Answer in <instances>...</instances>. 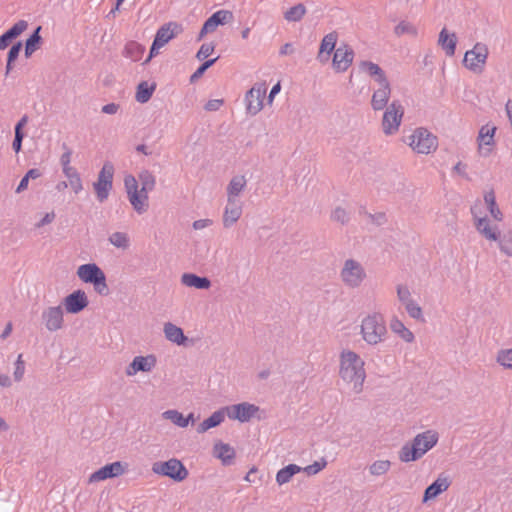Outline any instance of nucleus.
Listing matches in <instances>:
<instances>
[{"label": "nucleus", "mask_w": 512, "mask_h": 512, "mask_svg": "<svg viewBox=\"0 0 512 512\" xmlns=\"http://www.w3.org/2000/svg\"><path fill=\"white\" fill-rule=\"evenodd\" d=\"M302 471V467L296 464H289L283 468H281L276 474V482L279 485H284L288 483L291 478Z\"/></svg>", "instance_id": "nucleus-36"}, {"label": "nucleus", "mask_w": 512, "mask_h": 512, "mask_svg": "<svg viewBox=\"0 0 512 512\" xmlns=\"http://www.w3.org/2000/svg\"><path fill=\"white\" fill-rule=\"evenodd\" d=\"M114 172V165L110 161H106L99 171L97 180L93 183V188L99 202H104L108 199L113 188Z\"/></svg>", "instance_id": "nucleus-8"}, {"label": "nucleus", "mask_w": 512, "mask_h": 512, "mask_svg": "<svg viewBox=\"0 0 512 512\" xmlns=\"http://www.w3.org/2000/svg\"><path fill=\"white\" fill-rule=\"evenodd\" d=\"M162 417L164 419L170 420L173 424H175L178 427H187V420H185V416L178 410H166L162 413Z\"/></svg>", "instance_id": "nucleus-44"}, {"label": "nucleus", "mask_w": 512, "mask_h": 512, "mask_svg": "<svg viewBox=\"0 0 512 512\" xmlns=\"http://www.w3.org/2000/svg\"><path fill=\"white\" fill-rule=\"evenodd\" d=\"M377 84L378 88L374 90L372 95L371 107L375 111H380L388 107V101L391 95V86L388 80Z\"/></svg>", "instance_id": "nucleus-20"}, {"label": "nucleus", "mask_w": 512, "mask_h": 512, "mask_svg": "<svg viewBox=\"0 0 512 512\" xmlns=\"http://www.w3.org/2000/svg\"><path fill=\"white\" fill-rule=\"evenodd\" d=\"M63 148L65 150V152L61 155V158H60V163H61V166H62V171H64L65 169H71L73 168L70 163H71V155H72V151L70 148H68L66 146V144H63Z\"/></svg>", "instance_id": "nucleus-54"}, {"label": "nucleus", "mask_w": 512, "mask_h": 512, "mask_svg": "<svg viewBox=\"0 0 512 512\" xmlns=\"http://www.w3.org/2000/svg\"><path fill=\"white\" fill-rule=\"evenodd\" d=\"M21 49H22L21 42H18L16 44L12 45V47L10 48V50L8 52V57H7V59H9V62H14L18 58Z\"/></svg>", "instance_id": "nucleus-58"}, {"label": "nucleus", "mask_w": 512, "mask_h": 512, "mask_svg": "<svg viewBox=\"0 0 512 512\" xmlns=\"http://www.w3.org/2000/svg\"><path fill=\"white\" fill-rule=\"evenodd\" d=\"M138 179L141 184V191L149 194V192L154 190L156 178L149 170H142L138 175Z\"/></svg>", "instance_id": "nucleus-39"}, {"label": "nucleus", "mask_w": 512, "mask_h": 512, "mask_svg": "<svg viewBox=\"0 0 512 512\" xmlns=\"http://www.w3.org/2000/svg\"><path fill=\"white\" fill-rule=\"evenodd\" d=\"M217 59L218 58L216 57L213 59L206 60L204 63H202L191 76V80H194L202 76L203 73L217 61Z\"/></svg>", "instance_id": "nucleus-57"}, {"label": "nucleus", "mask_w": 512, "mask_h": 512, "mask_svg": "<svg viewBox=\"0 0 512 512\" xmlns=\"http://www.w3.org/2000/svg\"><path fill=\"white\" fill-rule=\"evenodd\" d=\"M63 304L68 313L77 314L88 306L89 301L86 293L79 289L67 295Z\"/></svg>", "instance_id": "nucleus-18"}, {"label": "nucleus", "mask_w": 512, "mask_h": 512, "mask_svg": "<svg viewBox=\"0 0 512 512\" xmlns=\"http://www.w3.org/2000/svg\"><path fill=\"white\" fill-rule=\"evenodd\" d=\"M225 408L220 409L212 413L207 419L201 422L197 427V432L202 434L208 431L211 428H214L220 425L225 419Z\"/></svg>", "instance_id": "nucleus-32"}, {"label": "nucleus", "mask_w": 512, "mask_h": 512, "mask_svg": "<svg viewBox=\"0 0 512 512\" xmlns=\"http://www.w3.org/2000/svg\"><path fill=\"white\" fill-rule=\"evenodd\" d=\"M496 362L504 369L512 370V347L498 350Z\"/></svg>", "instance_id": "nucleus-45"}, {"label": "nucleus", "mask_w": 512, "mask_h": 512, "mask_svg": "<svg viewBox=\"0 0 512 512\" xmlns=\"http://www.w3.org/2000/svg\"><path fill=\"white\" fill-rule=\"evenodd\" d=\"M337 40L338 34L336 31L330 32L327 35H325L321 41L319 53L322 54L326 52L327 54H330L332 51L336 50L335 46Z\"/></svg>", "instance_id": "nucleus-43"}, {"label": "nucleus", "mask_w": 512, "mask_h": 512, "mask_svg": "<svg viewBox=\"0 0 512 512\" xmlns=\"http://www.w3.org/2000/svg\"><path fill=\"white\" fill-rule=\"evenodd\" d=\"M403 114L404 109L398 100L386 108L382 119V128L386 135H392L399 130Z\"/></svg>", "instance_id": "nucleus-11"}, {"label": "nucleus", "mask_w": 512, "mask_h": 512, "mask_svg": "<svg viewBox=\"0 0 512 512\" xmlns=\"http://www.w3.org/2000/svg\"><path fill=\"white\" fill-rule=\"evenodd\" d=\"M157 359L154 355L136 356L126 368V375L133 376L138 372H150L156 366Z\"/></svg>", "instance_id": "nucleus-19"}, {"label": "nucleus", "mask_w": 512, "mask_h": 512, "mask_svg": "<svg viewBox=\"0 0 512 512\" xmlns=\"http://www.w3.org/2000/svg\"><path fill=\"white\" fill-rule=\"evenodd\" d=\"M396 293H397V298L399 300V302L404 306L406 303L408 302H411L412 300H414L412 298V294H411V291L410 289L408 288V286L406 285H403V284H398L396 286Z\"/></svg>", "instance_id": "nucleus-51"}, {"label": "nucleus", "mask_w": 512, "mask_h": 512, "mask_svg": "<svg viewBox=\"0 0 512 512\" xmlns=\"http://www.w3.org/2000/svg\"><path fill=\"white\" fill-rule=\"evenodd\" d=\"M27 22L25 20H19L10 29L0 36V49H5L9 42L19 36L22 32L27 29Z\"/></svg>", "instance_id": "nucleus-28"}, {"label": "nucleus", "mask_w": 512, "mask_h": 512, "mask_svg": "<svg viewBox=\"0 0 512 512\" xmlns=\"http://www.w3.org/2000/svg\"><path fill=\"white\" fill-rule=\"evenodd\" d=\"M360 335L369 346H378L388 338V328L380 312L365 315L360 323Z\"/></svg>", "instance_id": "nucleus-4"}, {"label": "nucleus", "mask_w": 512, "mask_h": 512, "mask_svg": "<svg viewBox=\"0 0 512 512\" xmlns=\"http://www.w3.org/2000/svg\"><path fill=\"white\" fill-rule=\"evenodd\" d=\"M23 138H24V133H15L14 140L12 143V148L16 153L21 151Z\"/></svg>", "instance_id": "nucleus-59"}, {"label": "nucleus", "mask_w": 512, "mask_h": 512, "mask_svg": "<svg viewBox=\"0 0 512 512\" xmlns=\"http://www.w3.org/2000/svg\"><path fill=\"white\" fill-rule=\"evenodd\" d=\"M339 376L348 383H353V390L360 393L366 378L364 361L354 351L343 350L340 353Z\"/></svg>", "instance_id": "nucleus-1"}, {"label": "nucleus", "mask_w": 512, "mask_h": 512, "mask_svg": "<svg viewBox=\"0 0 512 512\" xmlns=\"http://www.w3.org/2000/svg\"><path fill=\"white\" fill-rule=\"evenodd\" d=\"M163 332H164L165 338L168 341L175 343L179 346L185 345L186 341L188 340V338L185 336L182 328L178 327L177 325H175L171 322H167L164 324Z\"/></svg>", "instance_id": "nucleus-26"}, {"label": "nucleus", "mask_w": 512, "mask_h": 512, "mask_svg": "<svg viewBox=\"0 0 512 512\" xmlns=\"http://www.w3.org/2000/svg\"><path fill=\"white\" fill-rule=\"evenodd\" d=\"M222 104H223V100H221V99L209 100L205 105V109L207 111H216L222 106Z\"/></svg>", "instance_id": "nucleus-60"}, {"label": "nucleus", "mask_w": 512, "mask_h": 512, "mask_svg": "<svg viewBox=\"0 0 512 512\" xmlns=\"http://www.w3.org/2000/svg\"><path fill=\"white\" fill-rule=\"evenodd\" d=\"M181 31V25L177 22H168L162 25L156 32L155 38L150 48L149 56L145 62L150 61L154 56L159 53V50L164 47L171 39H173Z\"/></svg>", "instance_id": "nucleus-9"}, {"label": "nucleus", "mask_w": 512, "mask_h": 512, "mask_svg": "<svg viewBox=\"0 0 512 512\" xmlns=\"http://www.w3.org/2000/svg\"><path fill=\"white\" fill-rule=\"evenodd\" d=\"M25 374V362L23 360L22 354H19L17 360L15 361V369L13 373L14 380L16 382H20Z\"/></svg>", "instance_id": "nucleus-52"}, {"label": "nucleus", "mask_w": 512, "mask_h": 512, "mask_svg": "<svg viewBox=\"0 0 512 512\" xmlns=\"http://www.w3.org/2000/svg\"><path fill=\"white\" fill-rule=\"evenodd\" d=\"M124 187L127 194L140 190L137 179L130 174L124 178Z\"/></svg>", "instance_id": "nucleus-53"}, {"label": "nucleus", "mask_w": 512, "mask_h": 512, "mask_svg": "<svg viewBox=\"0 0 512 512\" xmlns=\"http://www.w3.org/2000/svg\"><path fill=\"white\" fill-rule=\"evenodd\" d=\"M127 464H123L120 461H115L110 464H106L97 471L93 472L88 479L89 483H96L104 481L109 478L121 476L125 473Z\"/></svg>", "instance_id": "nucleus-16"}, {"label": "nucleus", "mask_w": 512, "mask_h": 512, "mask_svg": "<svg viewBox=\"0 0 512 512\" xmlns=\"http://www.w3.org/2000/svg\"><path fill=\"white\" fill-rule=\"evenodd\" d=\"M155 90V85H149L146 81L138 84L135 99L139 103H146L150 100Z\"/></svg>", "instance_id": "nucleus-38"}, {"label": "nucleus", "mask_w": 512, "mask_h": 512, "mask_svg": "<svg viewBox=\"0 0 512 512\" xmlns=\"http://www.w3.org/2000/svg\"><path fill=\"white\" fill-rule=\"evenodd\" d=\"M484 201L487 205V208L491 214V216L496 221H502L503 220V213L499 209L497 203H496V196L493 190H490L484 194Z\"/></svg>", "instance_id": "nucleus-37"}, {"label": "nucleus", "mask_w": 512, "mask_h": 512, "mask_svg": "<svg viewBox=\"0 0 512 512\" xmlns=\"http://www.w3.org/2000/svg\"><path fill=\"white\" fill-rule=\"evenodd\" d=\"M339 276L345 287L358 289L365 282L367 273L362 263L353 258H349L343 262Z\"/></svg>", "instance_id": "nucleus-6"}, {"label": "nucleus", "mask_w": 512, "mask_h": 512, "mask_svg": "<svg viewBox=\"0 0 512 512\" xmlns=\"http://www.w3.org/2000/svg\"><path fill=\"white\" fill-rule=\"evenodd\" d=\"M474 225L478 233L487 241L496 242L502 254L512 257V229L500 232L497 225H493L487 216L479 217L472 208Z\"/></svg>", "instance_id": "nucleus-2"}, {"label": "nucleus", "mask_w": 512, "mask_h": 512, "mask_svg": "<svg viewBox=\"0 0 512 512\" xmlns=\"http://www.w3.org/2000/svg\"><path fill=\"white\" fill-rule=\"evenodd\" d=\"M450 486V481L447 477L439 476L433 483H431L424 491L423 503L436 498L442 492H445Z\"/></svg>", "instance_id": "nucleus-24"}, {"label": "nucleus", "mask_w": 512, "mask_h": 512, "mask_svg": "<svg viewBox=\"0 0 512 512\" xmlns=\"http://www.w3.org/2000/svg\"><path fill=\"white\" fill-rule=\"evenodd\" d=\"M225 411L229 419L244 423L250 421L255 416L259 411V407L248 402H242L225 407Z\"/></svg>", "instance_id": "nucleus-15"}, {"label": "nucleus", "mask_w": 512, "mask_h": 512, "mask_svg": "<svg viewBox=\"0 0 512 512\" xmlns=\"http://www.w3.org/2000/svg\"><path fill=\"white\" fill-rule=\"evenodd\" d=\"M128 200L133 209L139 214H143L148 210L149 197L146 192L141 190L127 194Z\"/></svg>", "instance_id": "nucleus-27"}, {"label": "nucleus", "mask_w": 512, "mask_h": 512, "mask_svg": "<svg viewBox=\"0 0 512 512\" xmlns=\"http://www.w3.org/2000/svg\"><path fill=\"white\" fill-rule=\"evenodd\" d=\"M152 472L160 476L169 477L175 482H181L189 475L187 468L177 458L154 462L152 464Z\"/></svg>", "instance_id": "nucleus-7"}, {"label": "nucleus", "mask_w": 512, "mask_h": 512, "mask_svg": "<svg viewBox=\"0 0 512 512\" xmlns=\"http://www.w3.org/2000/svg\"><path fill=\"white\" fill-rule=\"evenodd\" d=\"M233 17L232 12L228 10H218L213 13L203 24L199 38H202L207 33H211L216 30L219 25L225 24L228 20Z\"/></svg>", "instance_id": "nucleus-21"}, {"label": "nucleus", "mask_w": 512, "mask_h": 512, "mask_svg": "<svg viewBox=\"0 0 512 512\" xmlns=\"http://www.w3.org/2000/svg\"><path fill=\"white\" fill-rule=\"evenodd\" d=\"M242 215V206L238 200H227L223 214V225L226 228L234 225Z\"/></svg>", "instance_id": "nucleus-23"}, {"label": "nucleus", "mask_w": 512, "mask_h": 512, "mask_svg": "<svg viewBox=\"0 0 512 512\" xmlns=\"http://www.w3.org/2000/svg\"><path fill=\"white\" fill-rule=\"evenodd\" d=\"M144 52L145 46L136 41H129L124 47L123 56L137 62L142 59Z\"/></svg>", "instance_id": "nucleus-34"}, {"label": "nucleus", "mask_w": 512, "mask_h": 512, "mask_svg": "<svg viewBox=\"0 0 512 512\" xmlns=\"http://www.w3.org/2000/svg\"><path fill=\"white\" fill-rule=\"evenodd\" d=\"M214 455L222 461L224 465H230L235 458V450L229 444L219 442L214 445Z\"/></svg>", "instance_id": "nucleus-31"}, {"label": "nucleus", "mask_w": 512, "mask_h": 512, "mask_svg": "<svg viewBox=\"0 0 512 512\" xmlns=\"http://www.w3.org/2000/svg\"><path fill=\"white\" fill-rule=\"evenodd\" d=\"M119 104L116 103H109L102 107V112L105 114L113 115L116 114L119 110Z\"/></svg>", "instance_id": "nucleus-61"}, {"label": "nucleus", "mask_w": 512, "mask_h": 512, "mask_svg": "<svg viewBox=\"0 0 512 512\" xmlns=\"http://www.w3.org/2000/svg\"><path fill=\"white\" fill-rule=\"evenodd\" d=\"M354 51L348 44H342L336 48L333 56V67L337 72L346 71L352 64Z\"/></svg>", "instance_id": "nucleus-17"}, {"label": "nucleus", "mask_w": 512, "mask_h": 512, "mask_svg": "<svg viewBox=\"0 0 512 512\" xmlns=\"http://www.w3.org/2000/svg\"><path fill=\"white\" fill-rule=\"evenodd\" d=\"M391 468L389 460H377L369 466V473L373 476H382L386 474Z\"/></svg>", "instance_id": "nucleus-46"}, {"label": "nucleus", "mask_w": 512, "mask_h": 512, "mask_svg": "<svg viewBox=\"0 0 512 512\" xmlns=\"http://www.w3.org/2000/svg\"><path fill=\"white\" fill-rule=\"evenodd\" d=\"M360 68L367 72L371 77H373L377 83L388 80L383 69L376 63L371 61H363L360 63Z\"/></svg>", "instance_id": "nucleus-35"}, {"label": "nucleus", "mask_w": 512, "mask_h": 512, "mask_svg": "<svg viewBox=\"0 0 512 512\" xmlns=\"http://www.w3.org/2000/svg\"><path fill=\"white\" fill-rule=\"evenodd\" d=\"M41 27H37V29L30 35V37L26 40L25 43V56L30 57L38 48L41 42V36L39 34Z\"/></svg>", "instance_id": "nucleus-41"}, {"label": "nucleus", "mask_w": 512, "mask_h": 512, "mask_svg": "<svg viewBox=\"0 0 512 512\" xmlns=\"http://www.w3.org/2000/svg\"><path fill=\"white\" fill-rule=\"evenodd\" d=\"M495 126L484 125L478 134V150L482 156H488L491 152V146L494 145Z\"/></svg>", "instance_id": "nucleus-22"}, {"label": "nucleus", "mask_w": 512, "mask_h": 512, "mask_svg": "<svg viewBox=\"0 0 512 512\" xmlns=\"http://www.w3.org/2000/svg\"><path fill=\"white\" fill-rule=\"evenodd\" d=\"M404 307H405L406 312L412 319H415L418 321H424L422 308L419 306V304L415 300H412L411 302L406 303L404 305Z\"/></svg>", "instance_id": "nucleus-48"}, {"label": "nucleus", "mask_w": 512, "mask_h": 512, "mask_svg": "<svg viewBox=\"0 0 512 512\" xmlns=\"http://www.w3.org/2000/svg\"><path fill=\"white\" fill-rule=\"evenodd\" d=\"M55 218L54 212L46 213L44 217L36 224L37 228H40L44 225L50 224Z\"/></svg>", "instance_id": "nucleus-63"}, {"label": "nucleus", "mask_w": 512, "mask_h": 512, "mask_svg": "<svg viewBox=\"0 0 512 512\" xmlns=\"http://www.w3.org/2000/svg\"><path fill=\"white\" fill-rule=\"evenodd\" d=\"M181 283L187 287H194L197 289H209L211 281L207 277H200L193 273H184L181 276Z\"/></svg>", "instance_id": "nucleus-30"}, {"label": "nucleus", "mask_w": 512, "mask_h": 512, "mask_svg": "<svg viewBox=\"0 0 512 512\" xmlns=\"http://www.w3.org/2000/svg\"><path fill=\"white\" fill-rule=\"evenodd\" d=\"M41 319L49 332H56L64 326L63 308L60 305L49 306L43 310Z\"/></svg>", "instance_id": "nucleus-14"}, {"label": "nucleus", "mask_w": 512, "mask_h": 512, "mask_svg": "<svg viewBox=\"0 0 512 512\" xmlns=\"http://www.w3.org/2000/svg\"><path fill=\"white\" fill-rule=\"evenodd\" d=\"M457 44V37L455 33H449L446 28H443L438 36V45L444 50L445 54L449 57L454 56Z\"/></svg>", "instance_id": "nucleus-25"}, {"label": "nucleus", "mask_w": 512, "mask_h": 512, "mask_svg": "<svg viewBox=\"0 0 512 512\" xmlns=\"http://www.w3.org/2000/svg\"><path fill=\"white\" fill-rule=\"evenodd\" d=\"M76 274L82 282L92 284L98 294L107 295L109 293L106 275L97 264H82L77 268Z\"/></svg>", "instance_id": "nucleus-5"}, {"label": "nucleus", "mask_w": 512, "mask_h": 512, "mask_svg": "<svg viewBox=\"0 0 512 512\" xmlns=\"http://www.w3.org/2000/svg\"><path fill=\"white\" fill-rule=\"evenodd\" d=\"M214 51V45L211 43H204L201 45L200 49L197 52L196 57L199 60H204L209 57Z\"/></svg>", "instance_id": "nucleus-56"}, {"label": "nucleus", "mask_w": 512, "mask_h": 512, "mask_svg": "<svg viewBox=\"0 0 512 512\" xmlns=\"http://www.w3.org/2000/svg\"><path fill=\"white\" fill-rule=\"evenodd\" d=\"M212 223L211 219H199L193 222V228L195 230H201L212 225Z\"/></svg>", "instance_id": "nucleus-62"}, {"label": "nucleus", "mask_w": 512, "mask_h": 512, "mask_svg": "<svg viewBox=\"0 0 512 512\" xmlns=\"http://www.w3.org/2000/svg\"><path fill=\"white\" fill-rule=\"evenodd\" d=\"M305 13H306L305 6L303 4H297L293 7H291L290 9H288L285 12L284 17L287 21L297 22L303 18Z\"/></svg>", "instance_id": "nucleus-47"}, {"label": "nucleus", "mask_w": 512, "mask_h": 512, "mask_svg": "<svg viewBox=\"0 0 512 512\" xmlns=\"http://www.w3.org/2000/svg\"><path fill=\"white\" fill-rule=\"evenodd\" d=\"M409 145L419 154H429L437 149L438 141L427 129L418 128L410 136Z\"/></svg>", "instance_id": "nucleus-10"}, {"label": "nucleus", "mask_w": 512, "mask_h": 512, "mask_svg": "<svg viewBox=\"0 0 512 512\" xmlns=\"http://www.w3.org/2000/svg\"><path fill=\"white\" fill-rule=\"evenodd\" d=\"M390 329L394 334L407 343H412L415 340L413 332L396 316L390 320Z\"/></svg>", "instance_id": "nucleus-29"}, {"label": "nucleus", "mask_w": 512, "mask_h": 512, "mask_svg": "<svg viewBox=\"0 0 512 512\" xmlns=\"http://www.w3.org/2000/svg\"><path fill=\"white\" fill-rule=\"evenodd\" d=\"M486 44L477 42L473 49L466 51L463 63L466 68L473 72H482L488 57Z\"/></svg>", "instance_id": "nucleus-12"}, {"label": "nucleus", "mask_w": 512, "mask_h": 512, "mask_svg": "<svg viewBox=\"0 0 512 512\" xmlns=\"http://www.w3.org/2000/svg\"><path fill=\"white\" fill-rule=\"evenodd\" d=\"M28 123V116L27 115H23L21 117V119L17 122V124L15 125V133H23L22 132V129L23 127Z\"/></svg>", "instance_id": "nucleus-64"}, {"label": "nucleus", "mask_w": 512, "mask_h": 512, "mask_svg": "<svg viewBox=\"0 0 512 512\" xmlns=\"http://www.w3.org/2000/svg\"><path fill=\"white\" fill-rule=\"evenodd\" d=\"M394 32H395V34L397 36H402V35H405V34H409V35H413L414 36V35L417 34V29L410 22H408V21H401L395 27Z\"/></svg>", "instance_id": "nucleus-50"}, {"label": "nucleus", "mask_w": 512, "mask_h": 512, "mask_svg": "<svg viewBox=\"0 0 512 512\" xmlns=\"http://www.w3.org/2000/svg\"><path fill=\"white\" fill-rule=\"evenodd\" d=\"M108 241L111 245L123 250H126L130 246L129 236L125 232L112 233L109 236Z\"/></svg>", "instance_id": "nucleus-42"}, {"label": "nucleus", "mask_w": 512, "mask_h": 512, "mask_svg": "<svg viewBox=\"0 0 512 512\" xmlns=\"http://www.w3.org/2000/svg\"><path fill=\"white\" fill-rule=\"evenodd\" d=\"M63 174L68 178L69 185L73 189L75 194H78L83 189L82 180L80 174L75 168L65 169Z\"/></svg>", "instance_id": "nucleus-40"}, {"label": "nucleus", "mask_w": 512, "mask_h": 512, "mask_svg": "<svg viewBox=\"0 0 512 512\" xmlns=\"http://www.w3.org/2000/svg\"><path fill=\"white\" fill-rule=\"evenodd\" d=\"M266 91L267 88L265 84H256L247 91L245 95L247 114L254 116L262 110Z\"/></svg>", "instance_id": "nucleus-13"}, {"label": "nucleus", "mask_w": 512, "mask_h": 512, "mask_svg": "<svg viewBox=\"0 0 512 512\" xmlns=\"http://www.w3.org/2000/svg\"><path fill=\"white\" fill-rule=\"evenodd\" d=\"M438 440L439 434L435 430L429 429L418 433L411 443L404 444L400 449V461L408 463L419 460L438 443Z\"/></svg>", "instance_id": "nucleus-3"}, {"label": "nucleus", "mask_w": 512, "mask_h": 512, "mask_svg": "<svg viewBox=\"0 0 512 512\" xmlns=\"http://www.w3.org/2000/svg\"><path fill=\"white\" fill-rule=\"evenodd\" d=\"M246 184L245 176H234L227 186V200H237L240 193L245 189Z\"/></svg>", "instance_id": "nucleus-33"}, {"label": "nucleus", "mask_w": 512, "mask_h": 512, "mask_svg": "<svg viewBox=\"0 0 512 512\" xmlns=\"http://www.w3.org/2000/svg\"><path fill=\"white\" fill-rule=\"evenodd\" d=\"M326 464L327 462L325 460H323L322 462L315 461L314 463L306 466L305 468H302V470L306 472L308 475H315L322 469H324Z\"/></svg>", "instance_id": "nucleus-55"}, {"label": "nucleus", "mask_w": 512, "mask_h": 512, "mask_svg": "<svg viewBox=\"0 0 512 512\" xmlns=\"http://www.w3.org/2000/svg\"><path fill=\"white\" fill-rule=\"evenodd\" d=\"M331 219L345 225L350 221V213L346 209L338 206L331 212Z\"/></svg>", "instance_id": "nucleus-49"}]
</instances>
